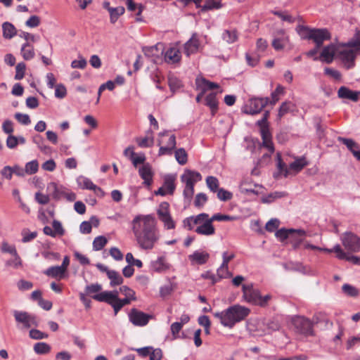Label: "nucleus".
I'll return each instance as SVG.
<instances>
[{"label": "nucleus", "instance_id": "f257e3e1", "mask_svg": "<svg viewBox=\"0 0 360 360\" xmlns=\"http://www.w3.org/2000/svg\"><path fill=\"white\" fill-rule=\"evenodd\" d=\"M131 229L140 248L152 250L159 240L156 220L152 215H137L131 221Z\"/></svg>", "mask_w": 360, "mask_h": 360}, {"label": "nucleus", "instance_id": "f03ea898", "mask_svg": "<svg viewBox=\"0 0 360 360\" xmlns=\"http://www.w3.org/2000/svg\"><path fill=\"white\" fill-rule=\"evenodd\" d=\"M250 313L249 308L240 304H234L221 311L214 312L213 315L219 320L223 326L232 328L236 323L245 319Z\"/></svg>", "mask_w": 360, "mask_h": 360}, {"label": "nucleus", "instance_id": "7ed1b4c3", "mask_svg": "<svg viewBox=\"0 0 360 360\" xmlns=\"http://www.w3.org/2000/svg\"><path fill=\"white\" fill-rule=\"evenodd\" d=\"M93 299L99 302H105L112 306L115 315L124 305L130 304L131 301L133 300L132 298L126 297L124 299H120L117 291L102 292L98 295H94Z\"/></svg>", "mask_w": 360, "mask_h": 360}, {"label": "nucleus", "instance_id": "20e7f679", "mask_svg": "<svg viewBox=\"0 0 360 360\" xmlns=\"http://www.w3.org/2000/svg\"><path fill=\"white\" fill-rule=\"evenodd\" d=\"M314 322L318 323V318H314V321L304 316H293L290 319V323L296 333L305 336L314 335Z\"/></svg>", "mask_w": 360, "mask_h": 360}, {"label": "nucleus", "instance_id": "39448f33", "mask_svg": "<svg viewBox=\"0 0 360 360\" xmlns=\"http://www.w3.org/2000/svg\"><path fill=\"white\" fill-rule=\"evenodd\" d=\"M201 179L202 176L199 172L190 169L185 170L181 176V181L185 184L183 195L188 202H191L194 194L195 184Z\"/></svg>", "mask_w": 360, "mask_h": 360}, {"label": "nucleus", "instance_id": "423d86ee", "mask_svg": "<svg viewBox=\"0 0 360 360\" xmlns=\"http://www.w3.org/2000/svg\"><path fill=\"white\" fill-rule=\"evenodd\" d=\"M269 117V111L264 112L261 120L257 122V125L259 127V131L262 139V146L266 148L271 153L274 152V146L272 142L271 134L269 131L268 118Z\"/></svg>", "mask_w": 360, "mask_h": 360}, {"label": "nucleus", "instance_id": "0eeeda50", "mask_svg": "<svg viewBox=\"0 0 360 360\" xmlns=\"http://www.w3.org/2000/svg\"><path fill=\"white\" fill-rule=\"evenodd\" d=\"M275 235L281 241L287 238L290 239L295 249L302 242L305 236V231L302 229H281L278 230Z\"/></svg>", "mask_w": 360, "mask_h": 360}, {"label": "nucleus", "instance_id": "6e6552de", "mask_svg": "<svg viewBox=\"0 0 360 360\" xmlns=\"http://www.w3.org/2000/svg\"><path fill=\"white\" fill-rule=\"evenodd\" d=\"M168 131H165L158 134V146L160 147L158 155H172L173 150L176 148V136L172 134L169 136L168 140H165V136H167Z\"/></svg>", "mask_w": 360, "mask_h": 360}, {"label": "nucleus", "instance_id": "1a4fd4ad", "mask_svg": "<svg viewBox=\"0 0 360 360\" xmlns=\"http://www.w3.org/2000/svg\"><path fill=\"white\" fill-rule=\"evenodd\" d=\"M13 314L16 323L20 325V328L21 329H28L32 326L37 327L39 325L36 316L27 311L15 310Z\"/></svg>", "mask_w": 360, "mask_h": 360}, {"label": "nucleus", "instance_id": "9d476101", "mask_svg": "<svg viewBox=\"0 0 360 360\" xmlns=\"http://www.w3.org/2000/svg\"><path fill=\"white\" fill-rule=\"evenodd\" d=\"M303 30L308 31V34L305 37L306 39H312L316 46L320 48L324 41L330 40L331 34L330 32L326 29H308L307 27H302Z\"/></svg>", "mask_w": 360, "mask_h": 360}, {"label": "nucleus", "instance_id": "9b49d317", "mask_svg": "<svg viewBox=\"0 0 360 360\" xmlns=\"http://www.w3.org/2000/svg\"><path fill=\"white\" fill-rule=\"evenodd\" d=\"M269 98H255L249 101L243 108V112L248 115H255L262 111V110L269 103Z\"/></svg>", "mask_w": 360, "mask_h": 360}, {"label": "nucleus", "instance_id": "f8f14e48", "mask_svg": "<svg viewBox=\"0 0 360 360\" xmlns=\"http://www.w3.org/2000/svg\"><path fill=\"white\" fill-rule=\"evenodd\" d=\"M129 321L135 326L143 327L146 326L153 316L140 311L136 308H132L128 314Z\"/></svg>", "mask_w": 360, "mask_h": 360}, {"label": "nucleus", "instance_id": "ddd939ff", "mask_svg": "<svg viewBox=\"0 0 360 360\" xmlns=\"http://www.w3.org/2000/svg\"><path fill=\"white\" fill-rule=\"evenodd\" d=\"M342 245L352 252H360V238L352 232L344 233L341 238Z\"/></svg>", "mask_w": 360, "mask_h": 360}, {"label": "nucleus", "instance_id": "4468645a", "mask_svg": "<svg viewBox=\"0 0 360 360\" xmlns=\"http://www.w3.org/2000/svg\"><path fill=\"white\" fill-rule=\"evenodd\" d=\"M48 188L52 191L53 197L56 200L64 198L70 202H72L76 200L75 193L68 191L66 188L58 187L55 183H51L49 185Z\"/></svg>", "mask_w": 360, "mask_h": 360}, {"label": "nucleus", "instance_id": "2eb2a0df", "mask_svg": "<svg viewBox=\"0 0 360 360\" xmlns=\"http://www.w3.org/2000/svg\"><path fill=\"white\" fill-rule=\"evenodd\" d=\"M359 53L352 49H345L339 52V58L347 69H350L355 65V59Z\"/></svg>", "mask_w": 360, "mask_h": 360}, {"label": "nucleus", "instance_id": "dca6fc26", "mask_svg": "<svg viewBox=\"0 0 360 360\" xmlns=\"http://www.w3.org/2000/svg\"><path fill=\"white\" fill-rule=\"evenodd\" d=\"M175 176L171 174L167 175L164 178V184L158 191H155V195H165L167 194H173L175 190Z\"/></svg>", "mask_w": 360, "mask_h": 360}, {"label": "nucleus", "instance_id": "f3484780", "mask_svg": "<svg viewBox=\"0 0 360 360\" xmlns=\"http://www.w3.org/2000/svg\"><path fill=\"white\" fill-rule=\"evenodd\" d=\"M243 297L247 302L257 304L260 292L258 290L255 289L252 284L243 285Z\"/></svg>", "mask_w": 360, "mask_h": 360}, {"label": "nucleus", "instance_id": "a211bd4d", "mask_svg": "<svg viewBox=\"0 0 360 360\" xmlns=\"http://www.w3.org/2000/svg\"><path fill=\"white\" fill-rule=\"evenodd\" d=\"M325 250L327 252H334L336 253V257L340 259H346L347 261H349L354 264L360 265V257L347 255V254L341 248L340 245H336L333 249H325Z\"/></svg>", "mask_w": 360, "mask_h": 360}, {"label": "nucleus", "instance_id": "6ab92c4d", "mask_svg": "<svg viewBox=\"0 0 360 360\" xmlns=\"http://www.w3.org/2000/svg\"><path fill=\"white\" fill-rule=\"evenodd\" d=\"M213 221H211V217L209 216L203 219V222L200 224H198V226L195 229V231L203 236H212L215 233V229L212 225Z\"/></svg>", "mask_w": 360, "mask_h": 360}, {"label": "nucleus", "instance_id": "aec40b11", "mask_svg": "<svg viewBox=\"0 0 360 360\" xmlns=\"http://www.w3.org/2000/svg\"><path fill=\"white\" fill-rule=\"evenodd\" d=\"M338 140L345 144L354 158L357 160L360 161V146L353 139H346L341 136H339Z\"/></svg>", "mask_w": 360, "mask_h": 360}, {"label": "nucleus", "instance_id": "412c9836", "mask_svg": "<svg viewBox=\"0 0 360 360\" xmlns=\"http://www.w3.org/2000/svg\"><path fill=\"white\" fill-rule=\"evenodd\" d=\"M289 38L285 35L284 30H280L272 41V46L276 51L282 50L288 42Z\"/></svg>", "mask_w": 360, "mask_h": 360}, {"label": "nucleus", "instance_id": "4be33fe9", "mask_svg": "<svg viewBox=\"0 0 360 360\" xmlns=\"http://www.w3.org/2000/svg\"><path fill=\"white\" fill-rule=\"evenodd\" d=\"M338 96L340 98H346L356 102L359 101L360 91H352L346 86H341L338 89Z\"/></svg>", "mask_w": 360, "mask_h": 360}, {"label": "nucleus", "instance_id": "5701e85b", "mask_svg": "<svg viewBox=\"0 0 360 360\" xmlns=\"http://www.w3.org/2000/svg\"><path fill=\"white\" fill-rule=\"evenodd\" d=\"M207 217V214L201 213L196 216L186 218L183 221L184 226L191 231L193 229L194 225L200 224L203 222V219H206Z\"/></svg>", "mask_w": 360, "mask_h": 360}, {"label": "nucleus", "instance_id": "b1692460", "mask_svg": "<svg viewBox=\"0 0 360 360\" xmlns=\"http://www.w3.org/2000/svg\"><path fill=\"white\" fill-rule=\"evenodd\" d=\"M200 42L196 34H193L191 38L184 44V53L187 56L196 53L199 49Z\"/></svg>", "mask_w": 360, "mask_h": 360}, {"label": "nucleus", "instance_id": "393cba45", "mask_svg": "<svg viewBox=\"0 0 360 360\" xmlns=\"http://www.w3.org/2000/svg\"><path fill=\"white\" fill-rule=\"evenodd\" d=\"M335 50L336 47L333 44L325 46L321 53L319 59L326 63H331L335 56Z\"/></svg>", "mask_w": 360, "mask_h": 360}, {"label": "nucleus", "instance_id": "a878e982", "mask_svg": "<svg viewBox=\"0 0 360 360\" xmlns=\"http://www.w3.org/2000/svg\"><path fill=\"white\" fill-rule=\"evenodd\" d=\"M164 44L158 43L155 46L144 47L143 51L148 58L158 57L160 54L163 53Z\"/></svg>", "mask_w": 360, "mask_h": 360}, {"label": "nucleus", "instance_id": "bb28decb", "mask_svg": "<svg viewBox=\"0 0 360 360\" xmlns=\"http://www.w3.org/2000/svg\"><path fill=\"white\" fill-rule=\"evenodd\" d=\"M141 177L144 180V184L149 186L151 184L153 172L151 167L148 163L144 164L139 169Z\"/></svg>", "mask_w": 360, "mask_h": 360}, {"label": "nucleus", "instance_id": "cd10ccee", "mask_svg": "<svg viewBox=\"0 0 360 360\" xmlns=\"http://www.w3.org/2000/svg\"><path fill=\"white\" fill-rule=\"evenodd\" d=\"M66 271L60 266H54L47 269L44 274L50 277L57 278L58 280L63 279L65 276Z\"/></svg>", "mask_w": 360, "mask_h": 360}, {"label": "nucleus", "instance_id": "c85d7f7f", "mask_svg": "<svg viewBox=\"0 0 360 360\" xmlns=\"http://www.w3.org/2000/svg\"><path fill=\"white\" fill-rule=\"evenodd\" d=\"M165 61L169 63H175L180 60L181 54L179 50L176 47L169 49L165 53Z\"/></svg>", "mask_w": 360, "mask_h": 360}, {"label": "nucleus", "instance_id": "c756f323", "mask_svg": "<svg viewBox=\"0 0 360 360\" xmlns=\"http://www.w3.org/2000/svg\"><path fill=\"white\" fill-rule=\"evenodd\" d=\"M20 52L22 58L26 60L32 59L35 55L34 47L30 42L22 44Z\"/></svg>", "mask_w": 360, "mask_h": 360}, {"label": "nucleus", "instance_id": "7c9ffc66", "mask_svg": "<svg viewBox=\"0 0 360 360\" xmlns=\"http://www.w3.org/2000/svg\"><path fill=\"white\" fill-rule=\"evenodd\" d=\"M196 84L199 87L202 88L203 92L207 90H212L214 89H217L219 87L218 84L210 82L202 77L197 78Z\"/></svg>", "mask_w": 360, "mask_h": 360}, {"label": "nucleus", "instance_id": "2f4dec72", "mask_svg": "<svg viewBox=\"0 0 360 360\" xmlns=\"http://www.w3.org/2000/svg\"><path fill=\"white\" fill-rule=\"evenodd\" d=\"M342 46L352 49L360 53V39L358 30H356L354 37L347 43L344 44Z\"/></svg>", "mask_w": 360, "mask_h": 360}, {"label": "nucleus", "instance_id": "473e14b6", "mask_svg": "<svg viewBox=\"0 0 360 360\" xmlns=\"http://www.w3.org/2000/svg\"><path fill=\"white\" fill-rule=\"evenodd\" d=\"M3 37L5 39H11L16 34V29L13 24L5 22L2 24Z\"/></svg>", "mask_w": 360, "mask_h": 360}, {"label": "nucleus", "instance_id": "72a5a7b5", "mask_svg": "<svg viewBox=\"0 0 360 360\" xmlns=\"http://www.w3.org/2000/svg\"><path fill=\"white\" fill-rule=\"evenodd\" d=\"M152 268L155 271L161 272L167 270L169 268V265L164 257H160L152 262Z\"/></svg>", "mask_w": 360, "mask_h": 360}, {"label": "nucleus", "instance_id": "f704fd0d", "mask_svg": "<svg viewBox=\"0 0 360 360\" xmlns=\"http://www.w3.org/2000/svg\"><path fill=\"white\" fill-rule=\"evenodd\" d=\"M205 105L210 107L212 115L217 112L218 108V101L217 100L216 94L211 93L206 96Z\"/></svg>", "mask_w": 360, "mask_h": 360}, {"label": "nucleus", "instance_id": "c9c22d12", "mask_svg": "<svg viewBox=\"0 0 360 360\" xmlns=\"http://www.w3.org/2000/svg\"><path fill=\"white\" fill-rule=\"evenodd\" d=\"M276 160L278 172L277 174H275L274 176L277 177L280 174H283L285 177L288 176L290 172L289 171V168H287L285 164L282 161L281 155L279 153L276 154Z\"/></svg>", "mask_w": 360, "mask_h": 360}, {"label": "nucleus", "instance_id": "e433bc0d", "mask_svg": "<svg viewBox=\"0 0 360 360\" xmlns=\"http://www.w3.org/2000/svg\"><path fill=\"white\" fill-rule=\"evenodd\" d=\"M192 261H195L198 264H203L207 262L209 258V254L207 252H195L189 256Z\"/></svg>", "mask_w": 360, "mask_h": 360}, {"label": "nucleus", "instance_id": "4c0bfd02", "mask_svg": "<svg viewBox=\"0 0 360 360\" xmlns=\"http://www.w3.org/2000/svg\"><path fill=\"white\" fill-rule=\"evenodd\" d=\"M307 162L304 158L296 159L293 162L289 165V171H294L295 173L301 171L306 165Z\"/></svg>", "mask_w": 360, "mask_h": 360}, {"label": "nucleus", "instance_id": "58836bf2", "mask_svg": "<svg viewBox=\"0 0 360 360\" xmlns=\"http://www.w3.org/2000/svg\"><path fill=\"white\" fill-rule=\"evenodd\" d=\"M108 277L110 280V285H119L123 283V278L120 274L115 271L112 270L108 272Z\"/></svg>", "mask_w": 360, "mask_h": 360}, {"label": "nucleus", "instance_id": "ea45409f", "mask_svg": "<svg viewBox=\"0 0 360 360\" xmlns=\"http://www.w3.org/2000/svg\"><path fill=\"white\" fill-rule=\"evenodd\" d=\"M176 160L181 165H185L188 161V155L184 148H178L174 152Z\"/></svg>", "mask_w": 360, "mask_h": 360}, {"label": "nucleus", "instance_id": "a19ab883", "mask_svg": "<svg viewBox=\"0 0 360 360\" xmlns=\"http://www.w3.org/2000/svg\"><path fill=\"white\" fill-rule=\"evenodd\" d=\"M124 11L125 9L123 6L109 8L110 22L114 24L118 20L119 17L124 14Z\"/></svg>", "mask_w": 360, "mask_h": 360}, {"label": "nucleus", "instance_id": "79ce46f5", "mask_svg": "<svg viewBox=\"0 0 360 360\" xmlns=\"http://www.w3.org/2000/svg\"><path fill=\"white\" fill-rule=\"evenodd\" d=\"M222 38L227 43H233L238 39V33L235 30H225L222 34Z\"/></svg>", "mask_w": 360, "mask_h": 360}, {"label": "nucleus", "instance_id": "37998d69", "mask_svg": "<svg viewBox=\"0 0 360 360\" xmlns=\"http://www.w3.org/2000/svg\"><path fill=\"white\" fill-rule=\"evenodd\" d=\"M77 183L82 189L92 190L95 188V184L88 178L79 176L77 179Z\"/></svg>", "mask_w": 360, "mask_h": 360}, {"label": "nucleus", "instance_id": "c03bdc74", "mask_svg": "<svg viewBox=\"0 0 360 360\" xmlns=\"http://www.w3.org/2000/svg\"><path fill=\"white\" fill-rule=\"evenodd\" d=\"M107 243L108 240L105 236H97L93 241V249L96 251L101 250L105 247Z\"/></svg>", "mask_w": 360, "mask_h": 360}, {"label": "nucleus", "instance_id": "a18cd8bd", "mask_svg": "<svg viewBox=\"0 0 360 360\" xmlns=\"http://www.w3.org/2000/svg\"><path fill=\"white\" fill-rule=\"evenodd\" d=\"M34 351L39 354H45L51 351V347L46 342H37L34 345Z\"/></svg>", "mask_w": 360, "mask_h": 360}, {"label": "nucleus", "instance_id": "49530a36", "mask_svg": "<svg viewBox=\"0 0 360 360\" xmlns=\"http://www.w3.org/2000/svg\"><path fill=\"white\" fill-rule=\"evenodd\" d=\"M102 289L101 285L98 283L91 284L89 285L86 286L85 288V294L86 295H90L93 297L94 295H98Z\"/></svg>", "mask_w": 360, "mask_h": 360}, {"label": "nucleus", "instance_id": "de8ad7c7", "mask_svg": "<svg viewBox=\"0 0 360 360\" xmlns=\"http://www.w3.org/2000/svg\"><path fill=\"white\" fill-rule=\"evenodd\" d=\"M205 4L202 6V11L218 9L221 7L220 0H205Z\"/></svg>", "mask_w": 360, "mask_h": 360}, {"label": "nucleus", "instance_id": "09e8293b", "mask_svg": "<svg viewBox=\"0 0 360 360\" xmlns=\"http://www.w3.org/2000/svg\"><path fill=\"white\" fill-rule=\"evenodd\" d=\"M159 219L169 215V205L167 202H162L160 204L157 211Z\"/></svg>", "mask_w": 360, "mask_h": 360}, {"label": "nucleus", "instance_id": "8fccbe9b", "mask_svg": "<svg viewBox=\"0 0 360 360\" xmlns=\"http://www.w3.org/2000/svg\"><path fill=\"white\" fill-rule=\"evenodd\" d=\"M129 159L132 162V164L134 167H137L139 164H143L146 160V156L144 154H140L137 155L134 151H131V155L129 156Z\"/></svg>", "mask_w": 360, "mask_h": 360}, {"label": "nucleus", "instance_id": "3c124183", "mask_svg": "<svg viewBox=\"0 0 360 360\" xmlns=\"http://www.w3.org/2000/svg\"><path fill=\"white\" fill-rule=\"evenodd\" d=\"M342 290L345 295L350 297H356L359 295V290L349 284H344Z\"/></svg>", "mask_w": 360, "mask_h": 360}, {"label": "nucleus", "instance_id": "603ef678", "mask_svg": "<svg viewBox=\"0 0 360 360\" xmlns=\"http://www.w3.org/2000/svg\"><path fill=\"white\" fill-rule=\"evenodd\" d=\"M206 183L207 185V187L212 191V192H217V191L219 188V180L212 176H207L206 179Z\"/></svg>", "mask_w": 360, "mask_h": 360}, {"label": "nucleus", "instance_id": "864d4df0", "mask_svg": "<svg viewBox=\"0 0 360 360\" xmlns=\"http://www.w3.org/2000/svg\"><path fill=\"white\" fill-rule=\"evenodd\" d=\"M39 165L37 160H32L25 165V172L28 174H35L38 171Z\"/></svg>", "mask_w": 360, "mask_h": 360}, {"label": "nucleus", "instance_id": "5fc2aeb1", "mask_svg": "<svg viewBox=\"0 0 360 360\" xmlns=\"http://www.w3.org/2000/svg\"><path fill=\"white\" fill-rule=\"evenodd\" d=\"M115 82L111 80H109L107 82L101 84L98 89V98H97L96 103H98L101 93L103 91H104L106 89H108L110 91H112L115 89Z\"/></svg>", "mask_w": 360, "mask_h": 360}, {"label": "nucleus", "instance_id": "6e6d98bb", "mask_svg": "<svg viewBox=\"0 0 360 360\" xmlns=\"http://www.w3.org/2000/svg\"><path fill=\"white\" fill-rule=\"evenodd\" d=\"M136 141L139 146L141 148L151 147L154 143L153 138L148 137L137 138Z\"/></svg>", "mask_w": 360, "mask_h": 360}, {"label": "nucleus", "instance_id": "4d7b16f0", "mask_svg": "<svg viewBox=\"0 0 360 360\" xmlns=\"http://www.w3.org/2000/svg\"><path fill=\"white\" fill-rule=\"evenodd\" d=\"M26 65L24 63H19L15 67V79L17 80L22 79L25 76Z\"/></svg>", "mask_w": 360, "mask_h": 360}, {"label": "nucleus", "instance_id": "13d9d810", "mask_svg": "<svg viewBox=\"0 0 360 360\" xmlns=\"http://www.w3.org/2000/svg\"><path fill=\"white\" fill-rule=\"evenodd\" d=\"M217 198L221 201H227L232 198V193L224 188H219L217 191Z\"/></svg>", "mask_w": 360, "mask_h": 360}, {"label": "nucleus", "instance_id": "bf43d9fd", "mask_svg": "<svg viewBox=\"0 0 360 360\" xmlns=\"http://www.w3.org/2000/svg\"><path fill=\"white\" fill-rule=\"evenodd\" d=\"M217 276L219 278H229L232 274L229 271V267L224 264H221L220 267L217 269Z\"/></svg>", "mask_w": 360, "mask_h": 360}, {"label": "nucleus", "instance_id": "052dcab7", "mask_svg": "<svg viewBox=\"0 0 360 360\" xmlns=\"http://www.w3.org/2000/svg\"><path fill=\"white\" fill-rule=\"evenodd\" d=\"M160 220L164 224V227L165 229H174L175 228V222L170 214L160 218Z\"/></svg>", "mask_w": 360, "mask_h": 360}, {"label": "nucleus", "instance_id": "680f3d73", "mask_svg": "<svg viewBox=\"0 0 360 360\" xmlns=\"http://www.w3.org/2000/svg\"><path fill=\"white\" fill-rule=\"evenodd\" d=\"M30 337L34 340H41L48 338V335L37 329H31L30 330Z\"/></svg>", "mask_w": 360, "mask_h": 360}, {"label": "nucleus", "instance_id": "e2e57ef3", "mask_svg": "<svg viewBox=\"0 0 360 360\" xmlns=\"http://www.w3.org/2000/svg\"><path fill=\"white\" fill-rule=\"evenodd\" d=\"M292 104L290 102H284L279 108L278 117L281 119L284 115L289 112Z\"/></svg>", "mask_w": 360, "mask_h": 360}, {"label": "nucleus", "instance_id": "0e129e2a", "mask_svg": "<svg viewBox=\"0 0 360 360\" xmlns=\"http://www.w3.org/2000/svg\"><path fill=\"white\" fill-rule=\"evenodd\" d=\"M22 241L23 243H27V242H30V240L34 239L37 236V233L36 231L29 232L28 230L24 229L22 231Z\"/></svg>", "mask_w": 360, "mask_h": 360}, {"label": "nucleus", "instance_id": "69168bd1", "mask_svg": "<svg viewBox=\"0 0 360 360\" xmlns=\"http://www.w3.org/2000/svg\"><path fill=\"white\" fill-rule=\"evenodd\" d=\"M120 292L122 293L126 297L132 298L133 300H136L135 292L126 285H123L120 288Z\"/></svg>", "mask_w": 360, "mask_h": 360}, {"label": "nucleus", "instance_id": "338daca9", "mask_svg": "<svg viewBox=\"0 0 360 360\" xmlns=\"http://www.w3.org/2000/svg\"><path fill=\"white\" fill-rule=\"evenodd\" d=\"M280 221L277 219H271L266 224V229L269 232L274 231L279 226Z\"/></svg>", "mask_w": 360, "mask_h": 360}, {"label": "nucleus", "instance_id": "774afa93", "mask_svg": "<svg viewBox=\"0 0 360 360\" xmlns=\"http://www.w3.org/2000/svg\"><path fill=\"white\" fill-rule=\"evenodd\" d=\"M67 90L64 85L59 84L56 86L55 96L58 98H63L66 96Z\"/></svg>", "mask_w": 360, "mask_h": 360}]
</instances>
